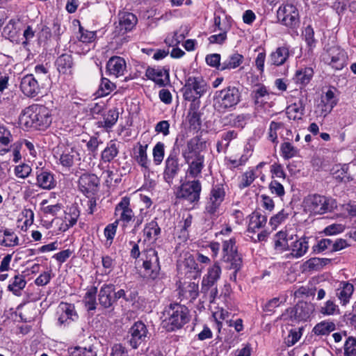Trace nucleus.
<instances>
[{
  "instance_id": "obj_30",
  "label": "nucleus",
  "mask_w": 356,
  "mask_h": 356,
  "mask_svg": "<svg viewBox=\"0 0 356 356\" xmlns=\"http://www.w3.org/2000/svg\"><path fill=\"white\" fill-rule=\"evenodd\" d=\"M200 102L191 103L187 120L190 127L194 129H199L201 126V114L199 112Z\"/></svg>"
},
{
  "instance_id": "obj_40",
  "label": "nucleus",
  "mask_w": 356,
  "mask_h": 356,
  "mask_svg": "<svg viewBox=\"0 0 356 356\" xmlns=\"http://www.w3.org/2000/svg\"><path fill=\"white\" fill-rule=\"evenodd\" d=\"M290 239H293L291 236ZM289 238L288 234L286 232L280 231L277 232L274 238L275 241V249L277 251L283 252L287 250L289 248L288 241Z\"/></svg>"
},
{
  "instance_id": "obj_11",
  "label": "nucleus",
  "mask_w": 356,
  "mask_h": 356,
  "mask_svg": "<svg viewBox=\"0 0 356 356\" xmlns=\"http://www.w3.org/2000/svg\"><path fill=\"white\" fill-rule=\"evenodd\" d=\"M202 184L198 179L187 181L179 188L176 196L179 199H184L190 203L197 202L200 198Z\"/></svg>"
},
{
  "instance_id": "obj_52",
  "label": "nucleus",
  "mask_w": 356,
  "mask_h": 356,
  "mask_svg": "<svg viewBox=\"0 0 356 356\" xmlns=\"http://www.w3.org/2000/svg\"><path fill=\"white\" fill-rule=\"evenodd\" d=\"M119 113L117 109H110L104 115V127L111 128L117 122Z\"/></svg>"
},
{
  "instance_id": "obj_1",
  "label": "nucleus",
  "mask_w": 356,
  "mask_h": 356,
  "mask_svg": "<svg viewBox=\"0 0 356 356\" xmlns=\"http://www.w3.org/2000/svg\"><path fill=\"white\" fill-rule=\"evenodd\" d=\"M19 120L20 124L27 129L44 130L51 124L52 116L47 107L32 104L22 111Z\"/></svg>"
},
{
  "instance_id": "obj_34",
  "label": "nucleus",
  "mask_w": 356,
  "mask_h": 356,
  "mask_svg": "<svg viewBox=\"0 0 356 356\" xmlns=\"http://www.w3.org/2000/svg\"><path fill=\"white\" fill-rule=\"evenodd\" d=\"M243 56L235 52L227 56L222 63L220 71L231 70L240 66L243 62Z\"/></svg>"
},
{
  "instance_id": "obj_64",
  "label": "nucleus",
  "mask_w": 356,
  "mask_h": 356,
  "mask_svg": "<svg viewBox=\"0 0 356 356\" xmlns=\"http://www.w3.org/2000/svg\"><path fill=\"white\" fill-rule=\"evenodd\" d=\"M71 356H97L92 346L87 348L76 347L72 352Z\"/></svg>"
},
{
  "instance_id": "obj_47",
  "label": "nucleus",
  "mask_w": 356,
  "mask_h": 356,
  "mask_svg": "<svg viewBox=\"0 0 356 356\" xmlns=\"http://www.w3.org/2000/svg\"><path fill=\"white\" fill-rule=\"evenodd\" d=\"M319 312L324 316H333L339 313V309L333 300H328L319 308Z\"/></svg>"
},
{
  "instance_id": "obj_51",
  "label": "nucleus",
  "mask_w": 356,
  "mask_h": 356,
  "mask_svg": "<svg viewBox=\"0 0 356 356\" xmlns=\"http://www.w3.org/2000/svg\"><path fill=\"white\" fill-rule=\"evenodd\" d=\"M256 177L257 176L253 170L246 171L241 177L238 188L240 189H243L248 187L254 181Z\"/></svg>"
},
{
  "instance_id": "obj_54",
  "label": "nucleus",
  "mask_w": 356,
  "mask_h": 356,
  "mask_svg": "<svg viewBox=\"0 0 356 356\" xmlns=\"http://www.w3.org/2000/svg\"><path fill=\"white\" fill-rule=\"evenodd\" d=\"M115 88L114 83L106 78H102L99 88L98 90L99 96H106L109 95Z\"/></svg>"
},
{
  "instance_id": "obj_44",
  "label": "nucleus",
  "mask_w": 356,
  "mask_h": 356,
  "mask_svg": "<svg viewBox=\"0 0 356 356\" xmlns=\"http://www.w3.org/2000/svg\"><path fill=\"white\" fill-rule=\"evenodd\" d=\"M313 74L314 71L312 68L305 67L296 72L294 79L297 83L305 86L310 81Z\"/></svg>"
},
{
  "instance_id": "obj_33",
  "label": "nucleus",
  "mask_w": 356,
  "mask_h": 356,
  "mask_svg": "<svg viewBox=\"0 0 356 356\" xmlns=\"http://www.w3.org/2000/svg\"><path fill=\"white\" fill-rule=\"evenodd\" d=\"M200 292L208 297L210 303L213 302L218 293L217 282L202 278Z\"/></svg>"
},
{
  "instance_id": "obj_37",
  "label": "nucleus",
  "mask_w": 356,
  "mask_h": 356,
  "mask_svg": "<svg viewBox=\"0 0 356 356\" xmlns=\"http://www.w3.org/2000/svg\"><path fill=\"white\" fill-rule=\"evenodd\" d=\"M11 141H13V136L10 131L6 127L0 126V155H4L10 150L7 146Z\"/></svg>"
},
{
  "instance_id": "obj_50",
  "label": "nucleus",
  "mask_w": 356,
  "mask_h": 356,
  "mask_svg": "<svg viewBox=\"0 0 356 356\" xmlns=\"http://www.w3.org/2000/svg\"><path fill=\"white\" fill-rule=\"evenodd\" d=\"M181 291L182 295L187 298L195 300L199 294V286L198 284L195 282H189Z\"/></svg>"
},
{
  "instance_id": "obj_60",
  "label": "nucleus",
  "mask_w": 356,
  "mask_h": 356,
  "mask_svg": "<svg viewBox=\"0 0 356 356\" xmlns=\"http://www.w3.org/2000/svg\"><path fill=\"white\" fill-rule=\"evenodd\" d=\"M289 213L284 209H282L276 215L272 216L270 219V224L276 228L280 224L285 221L289 218Z\"/></svg>"
},
{
  "instance_id": "obj_63",
  "label": "nucleus",
  "mask_w": 356,
  "mask_h": 356,
  "mask_svg": "<svg viewBox=\"0 0 356 356\" xmlns=\"http://www.w3.org/2000/svg\"><path fill=\"white\" fill-rule=\"evenodd\" d=\"M19 19H12L8 24L3 28V33L8 38H14L17 33L16 24Z\"/></svg>"
},
{
  "instance_id": "obj_59",
  "label": "nucleus",
  "mask_w": 356,
  "mask_h": 356,
  "mask_svg": "<svg viewBox=\"0 0 356 356\" xmlns=\"http://www.w3.org/2000/svg\"><path fill=\"white\" fill-rule=\"evenodd\" d=\"M333 241L330 238H323L318 241L317 244L313 247L316 252H321L329 249L332 252Z\"/></svg>"
},
{
  "instance_id": "obj_28",
  "label": "nucleus",
  "mask_w": 356,
  "mask_h": 356,
  "mask_svg": "<svg viewBox=\"0 0 356 356\" xmlns=\"http://www.w3.org/2000/svg\"><path fill=\"white\" fill-rule=\"evenodd\" d=\"M118 17L120 31L122 33L131 31L138 22L136 16L131 13H120Z\"/></svg>"
},
{
  "instance_id": "obj_46",
  "label": "nucleus",
  "mask_w": 356,
  "mask_h": 356,
  "mask_svg": "<svg viewBox=\"0 0 356 356\" xmlns=\"http://www.w3.org/2000/svg\"><path fill=\"white\" fill-rule=\"evenodd\" d=\"M330 262V259L326 258H311L307 260L304 266L305 268L309 269V270H318L321 269L323 266L327 265Z\"/></svg>"
},
{
  "instance_id": "obj_29",
  "label": "nucleus",
  "mask_w": 356,
  "mask_h": 356,
  "mask_svg": "<svg viewBox=\"0 0 356 356\" xmlns=\"http://www.w3.org/2000/svg\"><path fill=\"white\" fill-rule=\"evenodd\" d=\"M120 143L116 140H111L107 143L105 149L102 152L101 159L104 163H110L119 154Z\"/></svg>"
},
{
  "instance_id": "obj_55",
  "label": "nucleus",
  "mask_w": 356,
  "mask_h": 356,
  "mask_svg": "<svg viewBox=\"0 0 356 356\" xmlns=\"http://www.w3.org/2000/svg\"><path fill=\"white\" fill-rule=\"evenodd\" d=\"M344 356H356V339L349 337L344 343Z\"/></svg>"
},
{
  "instance_id": "obj_3",
  "label": "nucleus",
  "mask_w": 356,
  "mask_h": 356,
  "mask_svg": "<svg viewBox=\"0 0 356 356\" xmlns=\"http://www.w3.org/2000/svg\"><path fill=\"white\" fill-rule=\"evenodd\" d=\"M241 94L235 86H228L218 90L213 96V107L220 113L225 112L228 108L234 107L241 102Z\"/></svg>"
},
{
  "instance_id": "obj_38",
  "label": "nucleus",
  "mask_w": 356,
  "mask_h": 356,
  "mask_svg": "<svg viewBox=\"0 0 356 356\" xmlns=\"http://www.w3.org/2000/svg\"><path fill=\"white\" fill-rule=\"evenodd\" d=\"M147 145L139 144L137 151L135 152L134 159L142 168L149 170L150 161L147 154Z\"/></svg>"
},
{
  "instance_id": "obj_5",
  "label": "nucleus",
  "mask_w": 356,
  "mask_h": 356,
  "mask_svg": "<svg viewBox=\"0 0 356 356\" xmlns=\"http://www.w3.org/2000/svg\"><path fill=\"white\" fill-rule=\"evenodd\" d=\"M225 197V191L223 185H213L205 203L204 213L211 219H216L220 214V207Z\"/></svg>"
},
{
  "instance_id": "obj_39",
  "label": "nucleus",
  "mask_w": 356,
  "mask_h": 356,
  "mask_svg": "<svg viewBox=\"0 0 356 356\" xmlns=\"http://www.w3.org/2000/svg\"><path fill=\"white\" fill-rule=\"evenodd\" d=\"M305 107L301 100L295 102L286 108V114L291 120H300L304 115Z\"/></svg>"
},
{
  "instance_id": "obj_36",
  "label": "nucleus",
  "mask_w": 356,
  "mask_h": 356,
  "mask_svg": "<svg viewBox=\"0 0 356 356\" xmlns=\"http://www.w3.org/2000/svg\"><path fill=\"white\" fill-rule=\"evenodd\" d=\"M335 330L336 325L333 321H322L313 327L312 332L316 336H327Z\"/></svg>"
},
{
  "instance_id": "obj_7",
  "label": "nucleus",
  "mask_w": 356,
  "mask_h": 356,
  "mask_svg": "<svg viewBox=\"0 0 356 356\" xmlns=\"http://www.w3.org/2000/svg\"><path fill=\"white\" fill-rule=\"evenodd\" d=\"M207 83L201 77H189L182 88L183 97L191 103L200 102L199 99L207 92Z\"/></svg>"
},
{
  "instance_id": "obj_57",
  "label": "nucleus",
  "mask_w": 356,
  "mask_h": 356,
  "mask_svg": "<svg viewBox=\"0 0 356 356\" xmlns=\"http://www.w3.org/2000/svg\"><path fill=\"white\" fill-rule=\"evenodd\" d=\"M348 168L343 166L340 170H337L333 175V177L338 182H349L353 179L350 175L347 172Z\"/></svg>"
},
{
  "instance_id": "obj_43",
  "label": "nucleus",
  "mask_w": 356,
  "mask_h": 356,
  "mask_svg": "<svg viewBox=\"0 0 356 356\" xmlns=\"http://www.w3.org/2000/svg\"><path fill=\"white\" fill-rule=\"evenodd\" d=\"M308 248V242L305 238L296 240L292 245L291 254L296 258L301 257L307 252Z\"/></svg>"
},
{
  "instance_id": "obj_17",
  "label": "nucleus",
  "mask_w": 356,
  "mask_h": 356,
  "mask_svg": "<svg viewBox=\"0 0 356 356\" xmlns=\"http://www.w3.org/2000/svg\"><path fill=\"white\" fill-rule=\"evenodd\" d=\"M115 215L119 216L115 221L122 222L123 226H126L134 218V213L130 207V199L127 197L122 198L121 201L116 205L115 209Z\"/></svg>"
},
{
  "instance_id": "obj_6",
  "label": "nucleus",
  "mask_w": 356,
  "mask_h": 356,
  "mask_svg": "<svg viewBox=\"0 0 356 356\" xmlns=\"http://www.w3.org/2000/svg\"><path fill=\"white\" fill-rule=\"evenodd\" d=\"M315 310L314 305L307 302H300L293 307H290L281 315L280 319L300 322L308 321Z\"/></svg>"
},
{
  "instance_id": "obj_25",
  "label": "nucleus",
  "mask_w": 356,
  "mask_h": 356,
  "mask_svg": "<svg viewBox=\"0 0 356 356\" xmlns=\"http://www.w3.org/2000/svg\"><path fill=\"white\" fill-rule=\"evenodd\" d=\"M204 156L202 154H197V156L192 160L186 161L188 165L186 176L194 179L201 177L202 170L204 167Z\"/></svg>"
},
{
  "instance_id": "obj_10",
  "label": "nucleus",
  "mask_w": 356,
  "mask_h": 356,
  "mask_svg": "<svg viewBox=\"0 0 356 356\" xmlns=\"http://www.w3.org/2000/svg\"><path fill=\"white\" fill-rule=\"evenodd\" d=\"M234 238L223 241L222 259L225 262L230 264L229 268L234 270V276L236 277V273L242 266V259L236 250Z\"/></svg>"
},
{
  "instance_id": "obj_22",
  "label": "nucleus",
  "mask_w": 356,
  "mask_h": 356,
  "mask_svg": "<svg viewBox=\"0 0 356 356\" xmlns=\"http://www.w3.org/2000/svg\"><path fill=\"white\" fill-rule=\"evenodd\" d=\"M335 90L334 88H330L321 96L319 106L321 107V115L323 116L330 113L337 104L338 99L334 93Z\"/></svg>"
},
{
  "instance_id": "obj_49",
  "label": "nucleus",
  "mask_w": 356,
  "mask_h": 356,
  "mask_svg": "<svg viewBox=\"0 0 356 356\" xmlns=\"http://www.w3.org/2000/svg\"><path fill=\"white\" fill-rule=\"evenodd\" d=\"M153 161L155 165H160L165 155V145L161 142H158L153 148L152 151Z\"/></svg>"
},
{
  "instance_id": "obj_14",
  "label": "nucleus",
  "mask_w": 356,
  "mask_h": 356,
  "mask_svg": "<svg viewBox=\"0 0 356 356\" xmlns=\"http://www.w3.org/2000/svg\"><path fill=\"white\" fill-rule=\"evenodd\" d=\"M145 258L143 261V268L146 275L150 279H156L160 273V264L158 252L153 248L147 249L145 253Z\"/></svg>"
},
{
  "instance_id": "obj_31",
  "label": "nucleus",
  "mask_w": 356,
  "mask_h": 356,
  "mask_svg": "<svg viewBox=\"0 0 356 356\" xmlns=\"http://www.w3.org/2000/svg\"><path fill=\"white\" fill-rule=\"evenodd\" d=\"M289 56V50L286 47H280L270 55V65L280 66L285 63Z\"/></svg>"
},
{
  "instance_id": "obj_62",
  "label": "nucleus",
  "mask_w": 356,
  "mask_h": 356,
  "mask_svg": "<svg viewBox=\"0 0 356 356\" xmlns=\"http://www.w3.org/2000/svg\"><path fill=\"white\" fill-rule=\"evenodd\" d=\"M281 151L284 159H289L295 156L297 149L289 142L284 143L281 147Z\"/></svg>"
},
{
  "instance_id": "obj_15",
  "label": "nucleus",
  "mask_w": 356,
  "mask_h": 356,
  "mask_svg": "<svg viewBox=\"0 0 356 356\" xmlns=\"http://www.w3.org/2000/svg\"><path fill=\"white\" fill-rule=\"evenodd\" d=\"M181 170V165L179 163L177 153L172 151L165 161V168L163 177L168 184H172L173 179L178 175Z\"/></svg>"
},
{
  "instance_id": "obj_18",
  "label": "nucleus",
  "mask_w": 356,
  "mask_h": 356,
  "mask_svg": "<svg viewBox=\"0 0 356 356\" xmlns=\"http://www.w3.org/2000/svg\"><path fill=\"white\" fill-rule=\"evenodd\" d=\"M58 324L64 327L77 319L78 316L74 309V306L71 304L61 302L58 308Z\"/></svg>"
},
{
  "instance_id": "obj_21",
  "label": "nucleus",
  "mask_w": 356,
  "mask_h": 356,
  "mask_svg": "<svg viewBox=\"0 0 356 356\" xmlns=\"http://www.w3.org/2000/svg\"><path fill=\"white\" fill-rule=\"evenodd\" d=\"M146 76L159 86H164L170 82L169 69L165 67H148L145 72Z\"/></svg>"
},
{
  "instance_id": "obj_24",
  "label": "nucleus",
  "mask_w": 356,
  "mask_h": 356,
  "mask_svg": "<svg viewBox=\"0 0 356 356\" xmlns=\"http://www.w3.org/2000/svg\"><path fill=\"white\" fill-rule=\"evenodd\" d=\"M115 291V286L112 284H104L98 293L99 305L105 309L111 308L115 302L112 293Z\"/></svg>"
},
{
  "instance_id": "obj_12",
  "label": "nucleus",
  "mask_w": 356,
  "mask_h": 356,
  "mask_svg": "<svg viewBox=\"0 0 356 356\" xmlns=\"http://www.w3.org/2000/svg\"><path fill=\"white\" fill-rule=\"evenodd\" d=\"M305 204L309 211L316 214L330 211L334 207V202L332 200L318 194L309 195L305 199Z\"/></svg>"
},
{
  "instance_id": "obj_20",
  "label": "nucleus",
  "mask_w": 356,
  "mask_h": 356,
  "mask_svg": "<svg viewBox=\"0 0 356 356\" xmlns=\"http://www.w3.org/2000/svg\"><path fill=\"white\" fill-rule=\"evenodd\" d=\"M20 89L29 97H35L40 90L38 80L33 74H27L22 79Z\"/></svg>"
},
{
  "instance_id": "obj_16",
  "label": "nucleus",
  "mask_w": 356,
  "mask_h": 356,
  "mask_svg": "<svg viewBox=\"0 0 356 356\" xmlns=\"http://www.w3.org/2000/svg\"><path fill=\"white\" fill-rule=\"evenodd\" d=\"M323 60L336 70H340L346 65V55L339 47H332L323 55Z\"/></svg>"
},
{
  "instance_id": "obj_19",
  "label": "nucleus",
  "mask_w": 356,
  "mask_h": 356,
  "mask_svg": "<svg viewBox=\"0 0 356 356\" xmlns=\"http://www.w3.org/2000/svg\"><path fill=\"white\" fill-rule=\"evenodd\" d=\"M204 142L201 141L199 136H195L187 141L186 147L182 149L181 154L185 161L192 160L196 157L197 154H201Z\"/></svg>"
},
{
  "instance_id": "obj_56",
  "label": "nucleus",
  "mask_w": 356,
  "mask_h": 356,
  "mask_svg": "<svg viewBox=\"0 0 356 356\" xmlns=\"http://www.w3.org/2000/svg\"><path fill=\"white\" fill-rule=\"evenodd\" d=\"M230 116L234 117L232 120V126L241 129H243L251 118V115L249 113H241L236 116L231 114Z\"/></svg>"
},
{
  "instance_id": "obj_45",
  "label": "nucleus",
  "mask_w": 356,
  "mask_h": 356,
  "mask_svg": "<svg viewBox=\"0 0 356 356\" xmlns=\"http://www.w3.org/2000/svg\"><path fill=\"white\" fill-rule=\"evenodd\" d=\"M144 235L148 240H156L161 234V228L155 220H152L145 225L144 228Z\"/></svg>"
},
{
  "instance_id": "obj_27",
  "label": "nucleus",
  "mask_w": 356,
  "mask_h": 356,
  "mask_svg": "<svg viewBox=\"0 0 356 356\" xmlns=\"http://www.w3.org/2000/svg\"><path fill=\"white\" fill-rule=\"evenodd\" d=\"M74 64L72 54L67 53L61 54L55 62L58 71L64 74H71L72 73Z\"/></svg>"
},
{
  "instance_id": "obj_8",
  "label": "nucleus",
  "mask_w": 356,
  "mask_h": 356,
  "mask_svg": "<svg viewBox=\"0 0 356 356\" xmlns=\"http://www.w3.org/2000/svg\"><path fill=\"white\" fill-rule=\"evenodd\" d=\"M278 22L282 25L297 29L300 26V20L298 8L293 4L286 3L280 6L277 11Z\"/></svg>"
},
{
  "instance_id": "obj_41",
  "label": "nucleus",
  "mask_w": 356,
  "mask_h": 356,
  "mask_svg": "<svg viewBox=\"0 0 356 356\" xmlns=\"http://www.w3.org/2000/svg\"><path fill=\"white\" fill-rule=\"evenodd\" d=\"M26 282L24 276L22 275H17L10 281L8 286L9 291H12L15 295L19 296L21 291L25 287Z\"/></svg>"
},
{
  "instance_id": "obj_53",
  "label": "nucleus",
  "mask_w": 356,
  "mask_h": 356,
  "mask_svg": "<svg viewBox=\"0 0 356 356\" xmlns=\"http://www.w3.org/2000/svg\"><path fill=\"white\" fill-rule=\"evenodd\" d=\"M221 275V268L218 263H215L211 267L209 268L207 273L203 278L217 282Z\"/></svg>"
},
{
  "instance_id": "obj_58",
  "label": "nucleus",
  "mask_w": 356,
  "mask_h": 356,
  "mask_svg": "<svg viewBox=\"0 0 356 356\" xmlns=\"http://www.w3.org/2000/svg\"><path fill=\"white\" fill-rule=\"evenodd\" d=\"M79 33L80 36L79 37V40L85 43H90L95 40L96 38V32L95 31H90L84 29L82 26H79Z\"/></svg>"
},
{
  "instance_id": "obj_42",
  "label": "nucleus",
  "mask_w": 356,
  "mask_h": 356,
  "mask_svg": "<svg viewBox=\"0 0 356 356\" xmlns=\"http://www.w3.org/2000/svg\"><path fill=\"white\" fill-rule=\"evenodd\" d=\"M97 293V288L92 286L89 289L83 297V302L85 307L88 311L95 310L97 307L96 296Z\"/></svg>"
},
{
  "instance_id": "obj_2",
  "label": "nucleus",
  "mask_w": 356,
  "mask_h": 356,
  "mask_svg": "<svg viewBox=\"0 0 356 356\" xmlns=\"http://www.w3.org/2000/svg\"><path fill=\"white\" fill-rule=\"evenodd\" d=\"M163 315L165 318L161 325L167 332L180 329L190 320L188 308L178 303L170 304L164 310Z\"/></svg>"
},
{
  "instance_id": "obj_32",
  "label": "nucleus",
  "mask_w": 356,
  "mask_h": 356,
  "mask_svg": "<svg viewBox=\"0 0 356 356\" xmlns=\"http://www.w3.org/2000/svg\"><path fill=\"white\" fill-rule=\"evenodd\" d=\"M354 292L353 284L348 282H341L337 290V296L343 305H346L350 300Z\"/></svg>"
},
{
  "instance_id": "obj_13",
  "label": "nucleus",
  "mask_w": 356,
  "mask_h": 356,
  "mask_svg": "<svg viewBox=\"0 0 356 356\" xmlns=\"http://www.w3.org/2000/svg\"><path fill=\"white\" fill-rule=\"evenodd\" d=\"M99 179L92 173H83L79 177L78 186L87 197L94 196L99 191Z\"/></svg>"
},
{
  "instance_id": "obj_35",
  "label": "nucleus",
  "mask_w": 356,
  "mask_h": 356,
  "mask_svg": "<svg viewBox=\"0 0 356 356\" xmlns=\"http://www.w3.org/2000/svg\"><path fill=\"white\" fill-rule=\"evenodd\" d=\"M37 185L43 189L50 190L55 187L54 175L47 171H42L37 175Z\"/></svg>"
},
{
  "instance_id": "obj_26",
  "label": "nucleus",
  "mask_w": 356,
  "mask_h": 356,
  "mask_svg": "<svg viewBox=\"0 0 356 356\" xmlns=\"http://www.w3.org/2000/svg\"><path fill=\"white\" fill-rule=\"evenodd\" d=\"M249 223L247 232L255 233L265 227L267 222V216L259 211H254L249 216Z\"/></svg>"
},
{
  "instance_id": "obj_9",
  "label": "nucleus",
  "mask_w": 356,
  "mask_h": 356,
  "mask_svg": "<svg viewBox=\"0 0 356 356\" xmlns=\"http://www.w3.org/2000/svg\"><path fill=\"white\" fill-rule=\"evenodd\" d=\"M146 325L141 321L135 322L127 334V343L133 349H137L145 344L149 337Z\"/></svg>"
},
{
  "instance_id": "obj_61",
  "label": "nucleus",
  "mask_w": 356,
  "mask_h": 356,
  "mask_svg": "<svg viewBox=\"0 0 356 356\" xmlns=\"http://www.w3.org/2000/svg\"><path fill=\"white\" fill-rule=\"evenodd\" d=\"M32 169L29 165L23 163L22 165H19L15 166V175L22 179H25L29 176L31 173Z\"/></svg>"
},
{
  "instance_id": "obj_48",
  "label": "nucleus",
  "mask_w": 356,
  "mask_h": 356,
  "mask_svg": "<svg viewBox=\"0 0 356 356\" xmlns=\"http://www.w3.org/2000/svg\"><path fill=\"white\" fill-rule=\"evenodd\" d=\"M269 95L266 88L264 86H258L251 92V97L254 100L255 104H263L264 99L266 97Z\"/></svg>"
},
{
  "instance_id": "obj_23",
  "label": "nucleus",
  "mask_w": 356,
  "mask_h": 356,
  "mask_svg": "<svg viewBox=\"0 0 356 356\" xmlns=\"http://www.w3.org/2000/svg\"><path fill=\"white\" fill-rule=\"evenodd\" d=\"M106 70L110 75L116 77L122 76L127 70L126 61L122 57L112 56L106 64Z\"/></svg>"
},
{
  "instance_id": "obj_4",
  "label": "nucleus",
  "mask_w": 356,
  "mask_h": 356,
  "mask_svg": "<svg viewBox=\"0 0 356 356\" xmlns=\"http://www.w3.org/2000/svg\"><path fill=\"white\" fill-rule=\"evenodd\" d=\"M54 156L63 167L70 168L76 162L81 161L79 150L67 143H59L53 149Z\"/></svg>"
}]
</instances>
